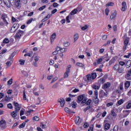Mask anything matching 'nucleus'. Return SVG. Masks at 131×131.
Instances as JSON below:
<instances>
[{
    "instance_id": "nucleus-41",
    "label": "nucleus",
    "mask_w": 131,
    "mask_h": 131,
    "mask_svg": "<svg viewBox=\"0 0 131 131\" xmlns=\"http://www.w3.org/2000/svg\"><path fill=\"white\" fill-rule=\"evenodd\" d=\"M46 8H47V6L46 5L42 6V7H40L39 8V11H43V10H45V9H46Z\"/></svg>"
},
{
    "instance_id": "nucleus-45",
    "label": "nucleus",
    "mask_w": 131,
    "mask_h": 131,
    "mask_svg": "<svg viewBox=\"0 0 131 131\" xmlns=\"http://www.w3.org/2000/svg\"><path fill=\"white\" fill-rule=\"evenodd\" d=\"M99 82H100V83H104V82H105V79H104V78H101L99 80Z\"/></svg>"
},
{
    "instance_id": "nucleus-55",
    "label": "nucleus",
    "mask_w": 131,
    "mask_h": 131,
    "mask_svg": "<svg viewBox=\"0 0 131 131\" xmlns=\"http://www.w3.org/2000/svg\"><path fill=\"white\" fill-rule=\"evenodd\" d=\"M7 107H8V108H9V109H12V108H13V105H12L11 103H9V104L7 105Z\"/></svg>"
},
{
    "instance_id": "nucleus-14",
    "label": "nucleus",
    "mask_w": 131,
    "mask_h": 131,
    "mask_svg": "<svg viewBox=\"0 0 131 131\" xmlns=\"http://www.w3.org/2000/svg\"><path fill=\"white\" fill-rule=\"evenodd\" d=\"M122 12H124L125 10H126V8H127V6H126V3L125 2H123L122 3Z\"/></svg>"
},
{
    "instance_id": "nucleus-5",
    "label": "nucleus",
    "mask_w": 131,
    "mask_h": 131,
    "mask_svg": "<svg viewBox=\"0 0 131 131\" xmlns=\"http://www.w3.org/2000/svg\"><path fill=\"white\" fill-rule=\"evenodd\" d=\"M18 27H19V25H18L16 24H14L13 25V27L11 28L10 30V32H11V33H14V32H15L16 31H17Z\"/></svg>"
},
{
    "instance_id": "nucleus-62",
    "label": "nucleus",
    "mask_w": 131,
    "mask_h": 131,
    "mask_svg": "<svg viewBox=\"0 0 131 131\" xmlns=\"http://www.w3.org/2000/svg\"><path fill=\"white\" fill-rule=\"evenodd\" d=\"M77 10H78V11H79V12H80V11H81V10H82V7H81V6H79L77 8Z\"/></svg>"
},
{
    "instance_id": "nucleus-12",
    "label": "nucleus",
    "mask_w": 131,
    "mask_h": 131,
    "mask_svg": "<svg viewBox=\"0 0 131 131\" xmlns=\"http://www.w3.org/2000/svg\"><path fill=\"white\" fill-rule=\"evenodd\" d=\"M75 123L77 125H79L81 123V118H80V117H77L76 118Z\"/></svg>"
},
{
    "instance_id": "nucleus-54",
    "label": "nucleus",
    "mask_w": 131,
    "mask_h": 131,
    "mask_svg": "<svg viewBox=\"0 0 131 131\" xmlns=\"http://www.w3.org/2000/svg\"><path fill=\"white\" fill-rule=\"evenodd\" d=\"M32 21H33V18H31L27 21V24H30Z\"/></svg>"
},
{
    "instance_id": "nucleus-4",
    "label": "nucleus",
    "mask_w": 131,
    "mask_h": 131,
    "mask_svg": "<svg viewBox=\"0 0 131 131\" xmlns=\"http://www.w3.org/2000/svg\"><path fill=\"white\" fill-rule=\"evenodd\" d=\"M2 19L3 20L5 24L6 25H9V23L8 21L9 20V18H8V16L6 14H2Z\"/></svg>"
},
{
    "instance_id": "nucleus-30",
    "label": "nucleus",
    "mask_w": 131,
    "mask_h": 131,
    "mask_svg": "<svg viewBox=\"0 0 131 131\" xmlns=\"http://www.w3.org/2000/svg\"><path fill=\"white\" fill-rule=\"evenodd\" d=\"M21 73L23 74L25 76V77H28V76L29 75L28 74V73L25 71H21Z\"/></svg>"
},
{
    "instance_id": "nucleus-38",
    "label": "nucleus",
    "mask_w": 131,
    "mask_h": 131,
    "mask_svg": "<svg viewBox=\"0 0 131 131\" xmlns=\"http://www.w3.org/2000/svg\"><path fill=\"white\" fill-rule=\"evenodd\" d=\"M9 42H10V40L8 38H6L3 40V43H9Z\"/></svg>"
},
{
    "instance_id": "nucleus-35",
    "label": "nucleus",
    "mask_w": 131,
    "mask_h": 131,
    "mask_svg": "<svg viewBox=\"0 0 131 131\" xmlns=\"http://www.w3.org/2000/svg\"><path fill=\"white\" fill-rule=\"evenodd\" d=\"M91 78H92V79L94 80V79H95V78H96V77H97V74L96 73H92L91 75Z\"/></svg>"
},
{
    "instance_id": "nucleus-11",
    "label": "nucleus",
    "mask_w": 131,
    "mask_h": 131,
    "mask_svg": "<svg viewBox=\"0 0 131 131\" xmlns=\"http://www.w3.org/2000/svg\"><path fill=\"white\" fill-rule=\"evenodd\" d=\"M14 7H16L17 9H20V8H21V2H20V1H15Z\"/></svg>"
},
{
    "instance_id": "nucleus-64",
    "label": "nucleus",
    "mask_w": 131,
    "mask_h": 131,
    "mask_svg": "<svg viewBox=\"0 0 131 131\" xmlns=\"http://www.w3.org/2000/svg\"><path fill=\"white\" fill-rule=\"evenodd\" d=\"M86 29H88V26L86 25L81 28L82 30H86Z\"/></svg>"
},
{
    "instance_id": "nucleus-44",
    "label": "nucleus",
    "mask_w": 131,
    "mask_h": 131,
    "mask_svg": "<svg viewBox=\"0 0 131 131\" xmlns=\"http://www.w3.org/2000/svg\"><path fill=\"white\" fill-rule=\"evenodd\" d=\"M67 51V48H60L61 53H65Z\"/></svg>"
},
{
    "instance_id": "nucleus-61",
    "label": "nucleus",
    "mask_w": 131,
    "mask_h": 131,
    "mask_svg": "<svg viewBox=\"0 0 131 131\" xmlns=\"http://www.w3.org/2000/svg\"><path fill=\"white\" fill-rule=\"evenodd\" d=\"M130 107H131V103H128L126 105V108L130 109Z\"/></svg>"
},
{
    "instance_id": "nucleus-2",
    "label": "nucleus",
    "mask_w": 131,
    "mask_h": 131,
    "mask_svg": "<svg viewBox=\"0 0 131 131\" xmlns=\"http://www.w3.org/2000/svg\"><path fill=\"white\" fill-rule=\"evenodd\" d=\"M94 95L95 96L93 97V102L95 103V104H98L99 103V98H98V91L95 90L94 91Z\"/></svg>"
},
{
    "instance_id": "nucleus-42",
    "label": "nucleus",
    "mask_w": 131,
    "mask_h": 131,
    "mask_svg": "<svg viewBox=\"0 0 131 131\" xmlns=\"http://www.w3.org/2000/svg\"><path fill=\"white\" fill-rule=\"evenodd\" d=\"M114 5V3L113 2H110L106 4V7L112 6Z\"/></svg>"
},
{
    "instance_id": "nucleus-20",
    "label": "nucleus",
    "mask_w": 131,
    "mask_h": 131,
    "mask_svg": "<svg viewBox=\"0 0 131 131\" xmlns=\"http://www.w3.org/2000/svg\"><path fill=\"white\" fill-rule=\"evenodd\" d=\"M103 61V59L102 58H98L97 60H96V62H95V65H99L100 64V63Z\"/></svg>"
},
{
    "instance_id": "nucleus-36",
    "label": "nucleus",
    "mask_w": 131,
    "mask_h": 131,
    "mask_svg": "<svg viewBox=\"0 0 131 131\" xmlns=\"http://www.w3.org/2000/svg\"><path fill=\"white\" fill-rule=\"evenodd\" d=\"M78 37H79V35H78V34H75V35H74V40H75V41H76V40H77V39H78Z\"/></svg>"
},
{
    "instance_id": "nucleus-53",
    "label": "nucleus",
    "mask_w": 131,
    "mask_h": 131,
    "mask_svg": "<svg viewBox=\"0 0 131 131\" xmlns=\"http://www.w3.org/2000/svg\"><path fill=\"white\" fill-rule=\"evenodd\" d=\"M34 121H38L39 120V117L35 116L33 117Z\"/></svg>"
},
{
    "instance_id": "nucleus-34",
    "label": "nucleus",
    "mask_w": 131,
    "mask_h": 131,
    "mask_svg": "<svg viewBox=\"0 0 131 131\" xmlns=\"http://www.w3.org/2000/svg\"><path fill=\"white\" fill-rule=\"evenodd\" d=\"M93 89H94V90H99V89H100V86L96 85V84H94L92 86Z\"/></svg>"
},
{
    "instance_id": "nucleus-51",
    "label": "nucleus",
    "mask_w": 131,
    "mask_h": 131,
    "mask_svg": "<svg viewBox=\"0 0 131 131\" xmlns=\"http://www.w3.org/2000/svg\"><path fill=\"white\" fill-rule=\"evenodd\" d=\"M90 109H91V106H88L83 110V111L84 112H86V111H88V110H90Z\"/></svg>"
},
{
    "instance_id": "nucleus-58",
    "label": "nucleus",
    "mask_w": 131,
    "mask_h": 131,
    "mask_svg": "<svg viewBox=\"0 0 131 131\" xmlns=\"http://www.w3.org/2000/svg\"><path fill=\"white\" fill-rule=\"evenodd\" d=\"M40 126L41 127V128H46V125L43 124L42 123H40Z\"/></svg>"
},
{
    "instance_id": "nucleus-9",
    "label": "nucleus",
    "mask_w": 131,
    "mask_h": 131,
    "mask_svg": "<svg viewBox=\"0 0 131 131\" xmlns=\"http://www.w3.org/2000/svg\"><path fill=\"white\" fill-rule=\"evenodd\" d=\"M111 85V84L109 82H106V83H104L102 86V89L105 91V92H107V89L108 88H110V86Z\"/></svg>"
},
{
    "instance_id": "nucleus-31",
    "label": "nucleus",
    "mask_w": 131,
    "mask_h": 131,
    "mask_svg": "<svg viewBox=\"0 0 131 131\" xmlns=\"http://www.w3.org/2000/svg\"><path fill=\"white\" fill-rule=\"evenodd\" d=\"M86 78H87L88 81H92V80H93L92 78H91V75H88L86 76Z\"/></svg>"
},
{
    "instance_id": "nucleus-7",
    "label": "nucleus",
    "mask_w": 131,
    "mask_h": 131,
    "mask_svg": "<svg viewBox=\"0 0 131 131\" xmlns=\"http://www.w3.org/2000/svg\"><path fill=\"white\" fill-rule=\"evenodd\" d=\"M13 105L15 106V110L16 112H19L21 110V107L19 106V103L15 101L13 102Z\"/></svg>"
},
{
    "instance_id": "nucleus-15",
    "label": "nucleus",
    "mask_w": 131,
    "mask_h": 131,
    "mask_svg": "<svg viewBox=\"0 0 131 131\" xmlns=\"http://www.w3.org/2000/svg\"><path fill=\"white\" fill-rule=\"evenodd\" d=\"M58 102L60 103L61 107H64V105H65V100L64 99H58Z\"/></svg>"
},
{
    "instance_id": "nucleus-57",
    "label": "nucleus",
    "mask_w": 131,
    "mask_h": 131,
    "mask_svg": "<svg viewBox=\"0 0 131 131\" xmlns=\"http://www.w3.org/2000/svg\"><path fill=\"white\" fill-rule=\"evenodd\" d=\"M70 16V15H69V16H67V17H66L67 23H70V20L69 19Z\"/></svg>"
},
{
    "instance_id": "nucleus-28",
    "label": "nucleus",
    "mask_w": 131,
    "mask_h": 131,
    "mask_svg": "<svg viewBox=\"0 0 131 131\" xmlns=\"http://www.w3.org/2000/svg\"><path fill=\"white\" fill-rule=\"evenodd\" d=\"M23 100H24V101H27V102H28V99H27V97H26V94L25 93V91H24V93H23Z\"/></svg>"
},
{
    "instance_id": "nucleus-48",
    "label": "nucleus",
    "mask_w": 131,
    "mask_h": 131,
    "mask_svg": "<svg viewBox=\"0 0 131 131\" xmlns=\"http://www.w3.org/2000/svg\"><path fill=\"white\" fill-rule=\"evenodd\" d=\"M8 84H9V85H11L12 83H13V79H10L8 82Z\"/></svg>"
},
{
    "instance_id": "nucleus-1",
    "label": "nucleus",
    "mask_w": 131,
    "mask_h": 131,
    "mask_svg": "<svg viewBox=\"0 0 131 131\" xmlns=\"http://www.w3.org/2000/svg\"><path fill=\"white\" fill-rule=\"evenodd\" d=\"M23 34H24V31L20 30H18L14 36L15 39H20L21 37L23 36Z\"/></svg>"
},
{
    "instance_id": "nucleus-8",
    "label": "nucleus",
    "mask_w": 131,
    "mask_h": 131,
    "mask_svg": "<svg viewBox=\"0 0 131 131\" xmlns=\"http://www.w3.org/2000/svg\"><path fill=\"white\" fill-rule=\"evenodd\" d=\"M0 128H1V129L6 128V121L4 120L0 121Z\"/></svg>"
},
{
    "instance_id": "nucleus-47",
    "label": "nucleus",
    "mask_w": 131,
    "mask_h": 131,
    "mask_svg": "<svg viewBox=\"0 0 131 131\" xmlns=\"http://www.w3.org/2000/svg\"><path fill=\"white\" fill-rule=\"evenodd\" d=\"M63 46L66 47H69V46H70V43H69V42H65L64 43H63Z\"/></svg>"
},
{
    "instance_id": "nucleus-6",
    "label": "nucleus",
    "mask_w": 131,
    "mask_h": 131,
    "mask_svg": "<svg viewBox=\"0 0 131 131\" xmlns=\"http://www.w3.org/2000/svg\"><path fill=\"white\" fill-rule=\"evenodd\" d=\"M108 95V92H104V90H101L99 93V98H104V97Z\"/></svg>"
},
{
    "instance_id": "nucleus-39",
    "label": "nucleus",
    "mask_w": 131,
    "mask_h": 131,
    "mask_svg": "<svg viewBox=\"0 0 131 131\" xmlns=\"http://www.w3.org/2000/svg\"><path fill=\"white\" fill-rule=\"evenodd\" d=\"M118 128H119V127L118 125H116L114 126L113 131H118ZM111 131H112V130H111Z\"/></svg>"
},
{
    "instance_id": "nucleus-16",
    "label": "nucleus",
    "mask_w": 131,
    "mask_h": 131,
    "mask_svg": "<svg viewBox=\"0 0 131 131\" xmlns=\"http://www.w3.org/2000/svg\"><path fill=\"white\" fill-rule=\"evenodd\" d=\"M116 15H117V12H116V11H115L114 13H113L111 15V20H115V17H116Z\"/></svg>"
},
{
    "instance_id": "nucleus-63",
    "label": "nucleus",
    "mask_w": 131,
    "mask_h": 131,
    "mask_svg": "<svg viewBox=\"0 0 131 131\" xmlns=\"http://www.w3.org/2000/svg\"><path fill=\"white\" fill-rule=\"evenodd\" d=\"M106 106L107 107H110L111 106H113V102H110V103H108L107 104H106Z\"/></svg>"
},
{
    "instance_id": "nucleus-18",
    "label": "nucleus",
    "mask_w": 131,
    "mask_h": 131,
    "mask_svg": "<svg viewBox=\"0 0 131 131\" xmlns=\"http://www.w3.org/2000/svg\"><path fill=\"white\" fill-rule=\"evenodd\" d=\"M77 12H78V10H77V9H75L71 12L70 14L72 16L73 15H75V14H77Z\"/></svg>"
},
{
    "instance_id": "nucleus-23",
    "label": "nucleus",
    "mask_w": 131,
    "mask_h": 131,
    "mask_svg": "<svg viewBox=\"0 0 131 131\" xmlns=\"http://www.w3.org/2000/svg\"><path fill=\"white\" fill-rule=\"evenodd\" d=\"M76 66H78L79 67L83 68L84 67V64L81 62H77L76 64Z\"/></svg>"
},
{
    "instance_id": "nucleus-3",
    "label": "nucleus",
    "mask_w": 131,
    "mask_h": 131,
    "mask_svg": "<svg viewBox=\"0 0 131 131\" xmlns=\"http://www.w3.org/2000/svg\"><path fill=\"white\" fill-rule=\"evenodd\" d=\"M80 102H81V104H83L86 102V99L84 98L83 95H80L78 97L77 103H80Z\"/></svg>"
},
{
    "instance_id": "nucleus-29",
    "label": "nucleus",
    "mask_w": 131,
    "mask_h": 131,
    "mask_svg": "<svg viewBox=\"0 0 131 131\" xmlns=\"http://www.w3.org/2000/svg\"><path fill=\"white\" fill-rule=\"evenodd\" d=\"M131 66V60H128L126 64V68H129Z\"/></svg>"
},
{
    "instance_id": "nucleus-32",
    "label": "nucleus",
    "mask_w": 131,
    "mask_h": 131,
    "mask_svg": "<svg viewBox=\"0 0 131 131\" xmlns=\"http://www.w3.org/2000/svg\"><path fill=\"white\" fill-rule=\"evenodd\" d=\"M25 125H26V123L25 122H23L18 126L19 128H23V127H25Z\"/></svg>"
},
{
    "instance_id": "nucleus-26",
    "label": "nucleus",
    "mask_w": 131,
    "mask_h": 131,
    "mask_svg": "<svg viewBox=\"0 0 131 131\" xmlns=\"http://www.w3.org/2000/svg\"><path fill=\"white\" fill-rule=\"evenodd\" d=\"M124 84H125V88H127V89H128V88H129V85H130V81H127L125 82Z\"/></svg>"
},
{
    "instance_id": "nucleus-37",
    "label": "nucleus",
    "mask_w": 131,
    "mask_h": 131,
    "mask_svg": "<svg viewBox=\"0 0 131 131\" xmlns=\"http://www.w3.org/2000/svg\"><path fill=\"white\" fill-rule=\"evenodd\" d=\"M115 61V59L114 58H113L112 59H111L108 62L109 66H111V65H112V64L114 63Z\"/></svg>"
},
{
    "instance_id": "nucleus-21",
    "label": "nucleus",
    "mask_w": 131,
    "mask_h": 131,
    "mask_svg": "<svg viewBox=\"0 0 131 131\" xmlns=\"http://www.w3.org/2000/svg\"><path fill=\"white\" fill-rule=\"evenodd\" d=\"M64 111L66 112H67V113H75L73 111L70 110V109L68 108V107H66L64 108Z\"/></svg>"
},
{
    "instance_id": "nucleus-25",
    "label": "nucleus",
    "mask_w": 131,
    "mask_h": 131,
    "mask_svg": "<svg viewBox=\"0 0 131 131\" xmlns=\"http://www.w3.org/2000/svg\"><path fill=\"white\" fill-rule=\"evenodd\" d=\"M111 125L109 123H106L104 125V128L105 129H106V130H108V129H109L111 127Z\"/></svg>"
},
{
    "instance_id": "nucleus-24",
    "label": "nucleus",
    "mask_w": 131,
    "mask_h": 131,
    "mask_svg": "<svg viewBox=\"0 0 131 131\" xmlns=\"http://www.w3.org/2000/svg\"><path fill=\"white\" fill-rule=\"evenodd\" d=\"M19 112H17L16 111H13L11 113V115L12 117H16L17 116V113Z\"/></svg>"
},
{
    "instance_id": "nucleus-60",
    "label": "nucleus",
    "mask_w": 131,
    "mask_h": 131,
    "mask_svg": "<svg viewBox=\"0 0 131 131\" xmlns=\"http://www.w3.org/2000/svg\"><path fill=\"white\" fill-rule=\"evenodd\" d=\"M119 65H121V66H124V65H125V62H124V61H120Z\"/></svg>"
},
{
    "instance_id": "nucleus-50",
    "label": "nucleus",
    "mask_w": 131,
    "mask_h": 131,
    "mask_svg": "<svg viewBox=\"0 0 131 131\" xmlns=\"http://www.w3.org/2000/svg\"><path fill=\"white\" fill-rule=\"evenodd\" d=\"M129 40L127 39H126L124 41V44L125 46H127L128 45Z\"/></svg>"
},
{
    "instance_id": "nucleus-33",
    "label": "nucleus",
    "mask_w": 131,
    "mask_h": 131,
    "mask_svg": "<svg viewBox=\"0 0 131 131\" xmlns=\"http://www.w3.org/2000/svg\"><path fill=\"white\" fill-rule=\"evenodd\" d=\"M107 58H108V55L107 54L102 57V60H105L106 62H108V61H109V59H106Z\"/></svg>"
},
{
    "instance_id": "nucleus-27",
    "label": "nucleus",
    "mask_w": 131,
    "mask_h": 131,
    "mask_svg": "<svg viewBox=\"0 0 131 131\" xmlns=\"http://www.w3.org/2000/svg\"><path fill=\"white\" fill-rule=\"evenodd\" d=\"M117 71L118 73H123V72L124 71V69H123V68H120V67Z\"/></svg>"
},
{
    "instance_id": "nucleus-17",
    "label": "nucleus",
    "mask_w": 131,
    "mask_h": 131,
    "mask_svg": "<svg viewBox=\"0 0 131 131\" xmlns=\"http://www.w3.org/2000/svg\"><path fill=\"white\" fill-rule=\"evenodd\" d=\"M57 37V35L56 33H54L52 35H51L50 37L51 42L52 43L54 41V40Z\"/></svg>"
},
{
    "instance_id": "nucleus-40",
    "label": "nucleus",
    "mask_w": 131,
    "mask_h": 131,
    "mask_svg": "<svg viewBox=\"0 0 131 131\" xmlns=\"http://www.w3.org/2000/svg\"><path fill=\"white\" fill-rule=\"evenodd\" d=\"M70 68H71V66L69 65V67L66 69V73L69 74L70 73Z\"/></svg>"
},
{
    "instance_id": "nucleus-10",
    "label": "nucleus",
    "mask_w": 131,
    "mask_h": 131,
    "mask_svg": "<svg viewBox=\"0 0 131 131\" xmlns=\"http://www.w3.org/2000/svg\"><path fill=\"white\" fill-rule=\"evenodd\" d=\"M13 62H14L13 58H9L8 60L6 62V65L7 67H10L12 64H13Z\"/></svg>"
},
{
    "instance_id": "nucleus-43",
    "label": "nucleus",
    "mask_w": 131,
    "mask_h": 131,
    "mask_svg": "<svg viewBox=\"0 0 131 131\" xmlns=\"http://www.w3.org/2000/svg\"><path fill=\"white\" fill-rule=\"evenodd\" d=\"M77 105V103H76V102H73L72 103V108H74V109H75V108H76Z\"/></svg>"
},
{
    "instance_id": "nucleus-13",
    "label": "nucleus",
    "mask_w": 131,
    "mask_h": 131,
    "mask_svg": "<svg viewBox=\"0 0 131 131\" xmlns=\"http://www.w3.org/2000/svg\"><path fill=\"white\" fill-rule=\"evenodd\" d=\"M3 2L5 5L8 7V8H10L11 7V1L10 0H3Z\"/></svg>"
},
{
    "instance_id": "nucleus-19",
    "label": "nucleus",
    "mask_w": 131,
    "mask_h": 131,
    "mask_svg": "<svg viewBox=\"0 0 131 131\" xmlns=\"http://www.w3.org/2000/svg\"><path fill=\"white\" fill-rule=\"evenodd\" d=\"M120 67L119 66V64H116L113 68L114 70H115V71H118V69H119V68Z\"/></svg>"
},
{
    "instance_id": "nucleus-52",
    "label": "nucleus",
    "mask_w": 131,
    "mask_h": 131,
    "mask_svg": "<svg viewBox=\"0 0 131 131\" xmlns=\"http://www.w3.org/2000/svg\"><path fill=\"white\" fill-rule=\"evenodd\" d=\"M69 76V74L68 73L65 72L63 75L64 78H67Z\"/></svg>"
},
{
    "instance_id": "nucleus-49",
    "label": "nucleus",
    "mask_w": 131,
    "mask_h": 131,
    "mask_svg": "<svg viewBox=\"0 0 131 131\" xmlns=\"http://www.w3.org/2000/svg\"><path fill=\"white\" fill-rule=\"evenodd\" d=\"M109 12H110V10H109L108 8H106L105 9V15H106V16H108V15L109 14Z\"/></svg>"
},
{
    "instance_id": "nucleus-46",
    "label": "nucleus",
    "mask_w": 131,
    "mask_h": 131,
    "mask_svg": "<svg viewBox=\"0 0 131 131\" xmlns=\"http://www.w3.org/2000/svg\"><path fill=\"white\" fill-rule=\"evenodd\" d=\"M20 65H24L25 64V60L20 59L19 61Z\"/></svg>"
},
{
    "instance_id": "nucleus-59",
    "label": "nucleus",
    "mask_w": 131,
    "mask_h": 131,
    "mask_svg": "<svg viewBox=\"0 0 131 131\" xmlns=\"http://www.w3.org/2000/svg\"><path fill=\"white\" fill-rule=\"evenodd\" d=\"M91 102L92 101L91 100V99H89L87 101H85V104L86 105H90Z\"/></svg>"
},
{
    "instance_id": "nucleus-56",
    "label": "nucleus",
    "mask_w": 131,
    "mask_h": 131,
    "mask_svg": "<svg viewBox=\"0 0 131 131\" xmlns=\"http://www.w3.org/2000/svg\"><path fill=\"white\" fill-rule=\"evenodd\" d=\"M118 104L119 105H121L122 104H123V100L120 99L118 101Z\"/></svg>"
},
{
    "instance_id": "nucleus-22",
    "label": "nucleus",
    "mask_w": 131,
    "mask_h": 131,
    "mask_svg": "<svg viewBox=\"0 0 131 131\" xmlns=\"http://www.w3.org/2000/svg\"><path fill=\"white\" fill-rule=\"evenodd\" d=\"M123 113H124V117H126V116H127V115H128V114H129V113H130V111L129 110H127V111H124Z\"/></svg>"
}]
</instances>
